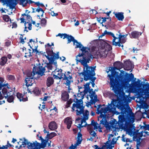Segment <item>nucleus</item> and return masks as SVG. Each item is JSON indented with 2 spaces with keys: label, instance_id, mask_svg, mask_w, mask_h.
Listing matches in <instances>:
<instances>
[{
  "label": "nucleus",
  "instance_id": "f257e3e1",
  "mask_svg": "<svg viewBox=\"0 0 149 149\" xmlns=\"http://www.w3.org/2000/svg\"><path fill=\"white\" fill-rule=\"evenodd\" d=\"M131 77L130 76L126 75L125 80L110 84L111 87L113 91L116 95L117 97L116 99H113L111 103L108 106H105L104 104L102 105L99 104L98 105L97 109V114H100L98 117V120L100 119V124L102 125L107 126L109 125V123L107 122L106 113L107 112H113L116 111V108L121 111V113L123 115L125 114L128 115L129 114V111L127 107V106L123 102L124 99L125 93H123L120 88V87L125 88L130 82L134 78L133 74H131Z\"/></svg>",
  "mask_w": 149,
  "mask_h": 149
},
{
  "label": "nucleus",
  "instance_id": "f03ea898",
  "mask_svg": "<svg viewBox=\"0 0 149 149\" xmlns=\"http://www.w3.org/2000/svg\"><path fill=\"white\" fill-rule=\"evenodd\" d=\"M76 100L75 101L74 100V101L75 103L72 104V109L73 111L76 112L77 116H80L81 114L83 115V117L81 116V117L76 118L75 120V123H79L77 127L80 129L83 127H85L87 125L86 121L88 118L89 111L87 110L84 111L85 106H83V102L82 99L79 100L76 98Z\"/></svg>",
  "mask_w": 149,
  "mask_h": 149
},
{
  "label": "nucleus",
  "instance_id": "7ed1b4c3",
  "mask_svg": "<svg viewBox=\"0 0 149 149\" xmlns=\"http://www.w3.org/2000/svg\"><path fill=\"white\" fill-rule=\"evenodd\" d=\"M109 70L111 71V74L108 75V77L110 79V84L125 80L126 75L130 76V77L131 78V74H133L132 73L130 74L126 73L125 78H124V76L123 75H122L121 74H119V72L116 71L113 67H110Z\"/></svg>",
  "mask_w": 149,
  "mask_h": 149
},
{
  "label": "nucleus",
  "instance_id": "20e7f679",
  "mask_svg": "<svg viewBox=\"0 0 149 149\" xmlns=\"http://www.w3.org/2000/svg\"><path fill=\"white\" fill-rule=\"evenodd\" d=\"M48 139H45L41 141V143H38L35 141L33 143L30 142L26 139H24V141L23 145H27V148L28 149H40L44 148L47 146Z\"/></svg>",
  "mask_w": 149,
  "mask_h": 149
},
{
  "label": "nucleus",
  "instance_id": "39448f33",
  "mask_svg": "<svg viewBox=\"0 0 149 149\" xmlns=\"http://www.w3.org/2000/svg\"><path fill=\"white\" fill-rule=\"evenodd\" d=\"M112 49L111 46L105 42H101L97 51H95L94 56H99L100 57H106L108 52Z\"/></svg>",
  "mask_w": 149,
  "mask_h": 149
},
{
  "label": "nucleus",
  "instance_id": "423d86ee",
  "mask_svg": "<svg viewBox=\"0 0 149 149\" xmlns=\"http://www.w3.org/2000/svg\"><path fill=\"white\" fill-rule=\"evenodd\" d=\"M47 55H45L46 58L49 61V63L46 64V65L44 66V67L47 68L48 69V72H49L50 70H52L53 67L52 64H54L55 65H56V61L55 62V60L58 59L59 58V52H56V54H54L53 55H51L52 54H53L52 52H49L47 51Z\"/></svg>",
  "mask_w": 149,
  "mask_h": 149
},
{
  "label": "nucleus",
  "instance_id": "0eeeda50",
  "mask_svg": "<svg viewBox=\"0 0 149 149\" xmlns=\"http://www.w3.org/2000/svg\"><path fill=\"white\" fill-rule=\"evenodd\" d=\"M95 67L87 66L84 67L83 72L79 73L80 75H83L84 78L88 77V78L91 76H95Z\"/></svg>",
  "mask_w": 149,
  "mask_h": 149
},
{
  "label": "nucleus",
  "instance_id": "6e6552de",
  "mask_svg": "<svg viewBox=\"0 0 149 149\" xmlns=\"http://www.w3.org/2000/svg\"><path fill=\"white\" fill-rule=\"evenodd\" d=\"M33 70L34 71V74H37L39 77L45 75V73L47 72V71H46L45 67H43L39 62L38 63H36V66L35 65L33 67Z\"/></svg>",
  "mask_w": 149,
  "mask_h": 149
},
{
  "label": "nucleus",
  "instance_id": "1a4fd4ad",
  "mask_svg": "<svg viewBox=\"0 0 149 149\" xmlns=\"http://www.w3.org/2000/svg\"><path fill=\"white\" fill-rule=\"evenodd\" d=\"M62 77H63V80L65 81L64 83L68 87V88H69L71 82H73L72 74L69 71H65L63 73V75Z\"/></svg>",
  "mask_w": 149,
  "mask_h": 149
},
{
  "label": "nucleus",
  "instance_id": "9d476101",
  "mask_svg": "<svg viewBox=\"0 0 149 149\" xmlns=\"http://www.w3.org/2000/svg\"><path fill=\"white\" fill-rule=\"evenodd\" d=\"M83 59L81 60V59L78 58V57L76 58V60L77 62L80 63L81 64L84 66V67L88 66L87 63H89L91 58H93L94 57L91 54L88 55V56H82Z\"/></svg>",
  "mask_w": 149,
  "mask_h": 149
},
{
  "label": "nucleus",
  "instance_id": "9b49d317",
  "mask_svg": "<svg viewBox=\"0 0 149 149\" xmlns=\"http://www.w3.org/2000/svg\"><path fill=\"white\" fill-rule=\"evenodd\" d=\"M19 1V4L22 5L23 7H25L28 3V0H11L10 4V9L11 10L14 9V11L16 10L15 7L18 3V1Z\"/></svg>",
  "mask_w": 149,
  "mask_h": 149
},
{
  "label": "nucleus",
  "instance_id": "f8f14e48",
  "mask_svg": "<svg viewBox=\"0 0 149 149\" xmlns=\"http://www.w3.org/2000/svg\"><path fill=\"white\" fill-rule=\"evenodd\" d=\"M67 36H66L65 38H66L68 39V42L67 43H70L72 41L73 43V44L75 45V43H76L77 44L76 45V48H79L80 49L81 48L82 45L81 43L80 42H78L77 40L75 39L74 37L71 35H70L67 34Z\"/></svg>",
  "mask_w": 149,
  "mask_h": 149
},
{
  "label": "nucleus",
  "instance_id": "ddd939ff",
  "mask_svg": "<svg viewBox=\"0 0 149 149\" xmlns=\"http://www.w3.org/2000/svg\"><path fill=\"white\" fill-rule=\"evenodd\" d=\"M64 123L67 125V129H70L72 123V119L70 117L66 118L64 119Z\"/></svg>",
  "mask_w": 149,
  "mask_h": 149
},
{
  "label": "nucleus",
  "instance_id": "4468645a",
  "mask_svg": "<svg viewBox=\"0 0 149 149\" xmlns=\"http://www.w3.org/2000/svg\"><path fill=\"white\" fill-rule=\"evenodd\" d=\"M141 35V32H139L137 31H134L132 32L130 35V37L132 38L136 39L139 38Z\"/></svg>",
  "mask_w": 149,
  "mask_h": 149
},
{
  "label": "nucleus",
  "instance_id": "2eb2a0df",
  "mask_svg": "<svg viewBox=\"0 0 149 149\" xmlns=\"http://www.w3.org/2000/svg\"><path fill=\"white\" fill-rule=\"evenodd\" d=\"M54 79L53 77H48L47 78L46 82L47 86L49 87L52 85L54 83Z\"/></svg>",
  "mask_w": 149,
  "mask_h": 149
},
{
  "label": "nucleus",
  "instance_id": "dca6fc26",
  "mask_svg": "<svg viewBox=\"0 0 149 149\" xmlns=\"http://www.w3.org/2000/svg\"><path fill=\"white\" fill-rule=\"evenodd\" d=\"M139 130H138L136 132L137 133L136 134V135L134 136V137L135 138H136V141L137 142H138L139 143H140V140L141 139V138L143 136V131H142L140 133V132H138L139 131Z\"/></svg>",
  "mask_w": 149,
  "mask_h": 149
},
{
  "label": "nucleus",
  "instance_id": "f3484780",
  "mask_svg": "<svg viewBox=\"0 0 149 149\" xmlns=\"http://www.w3.org/2000/svg\"><path fill=\"white\" fill-rule=\"evenodd\" d=\"M81 47L82 48L80 50L82 51V53L81 54L79 53V54L76 56V58H77V57H81V56H85V53H88V51L86 50L87 49H88L87 47L83 46L82 45Z\"/></svg>",
  "mask_w": 149,
  "mask_h": 149
},
{
  "label": "nucleus",
  "instance_id": "a211bd4d",
  "mask_svg": "<svg viewBox=\"0 0 149 149\" xmlns=\"http://www.w3.org/2000/svg\"><path fill=\"white\" fill-rule=\"evenodd\" d=\"M49 129L51 130H54L57 129L56 123L55 121H52L48 125Z\"/></svg>",
  "mask_w": 149,
  "mask_h": 149
},
{
  "label": "nucleus",
  "instance_id": "6ab92c4d",
  "mask_svg": "<svg viewBox=\"0 0 149 149\" xmlns=\"http://www.w3.org/2000/svg\"><path fill=\"white\" fill-rule=\"evenodd\" d=\"M69 98V95L66 91H64L61 94V99L62 101L65 102L67 101Z\"/></svg>",
  "mask_w": 149,
  "mask_h": 149
},
{
  "label": "nucleus",
  "instance_id": "aec40b11",
  "mask_svg": "<svg viewBox=\"0 0 149 149\" xmlns=\"http://www.w3.org/2000/svg\"><path fill=\"white\" fill-rule=\"evenodd\" d=\"M88 124L85 126H86ZM99 124L97 123V122H95L94 121V120H93L91 121V124L88 125V128H91V125H93L94 126V130L97 129L98 128H100V126L98 125Z\"/></svg>",
  "mask_w": 149,
  "mask_h": 149
},
{
  "label": "nucleus",
  "instance_id": "412c9836",
  "mask_svg": "<svg viewBox=\"0 0 149 149\" xmlns=\"http://www.w3.org/2000/svg\"><path fill=\"white\" fill-rule=\"evenodd\" d=\"M33 79H31L30 78H26L25 79V83H26V86L29 87V86H32L33 83Z\"/></svg>",
  "mask_w": 149,
  "mask_h": 149
},
{
  "label": "nucleus",
  "instance_id": "4be33fe9",
  "mask_svg": "<svg viewBox=\"0 0 149 149\" xmlns=\"http://www.w3.org/2000/svg\"><path fill=\"white\" fill-rule=\"evenodd\" d=\"M129 111V113H130V111ZM121 113L123 115H119L118 116V124L119 126H121L123 124V122L124 121V116L125 115V116H128V115H125V114H124V115L123 114ZM130 113H129V114L128 115L130 114Z\"/></svg>",
  "mask_w": 149,
  "mask_h": 149
},
{
  "label": "nucleus",
  "instance_id": "5701e85b",
  "mask_svg": "<svg viewBox=\"0 0 149 149\" xmlns=\"http://www.w3.org/2000/svg\"><path fill=\"white\" fill-rule=\"evenodd\" d=\"M114 15H115L117 19L120 21H122L124 18V16L123 15V12H119L118 13H114Z\"/></svg>",
  "mask_w": 149,
  "mask_h": 149
},
{
  "label": "nucleus",
  "instance_id": "b1692460",
  "mask_svg": "<svg viewBox=\"0 0 149 149\" xmlns=\"http://www.w3.org/2000/svg\"><path fill=\"white\" fill-rule=\"evenodd\" d=\"M127 35V34L126 35H121V33H120L119 35L118 39L119 41L120 42V43H124L125 42V38Z\"/></svg>",
  "mask_w": 149,
  "mask_h": 149
},
{
  "label": "nucleus",
  "instance_id": "393cba45",
  "mask_svg": "<svg viewBox=\"0 0 149 149\" xmlns=\"http://www.w3.org/2000/svg\"><path fill=\"white\" fill-rule=\"evenodd\" d=\"M63 70L61 69L57 68L52 72L54 74L59 76H63V73H62Z\"/></svg>",
  "mask_w": 149,
  "mask_h": 149
},
{
  "label": "nucleus",
  "instance_id": "a878e982",
  "mask_svg": "<svg viewBox=\"0 0 149 149\" xmlns=\"http://www.w3.org/2000/svg\"><path fill=\"white\" fill-rule=\"evenodd\" d=\"M34 71H33V69L32 72L29 71L27 72L26 74L27 78H31V79H36V77H35L36 74H34Z\"/></svg>",
  "mask_w": 149,
  "mask_h": 149
},
{
  "label": "nucleus",
  "instance_id": "bb28decb",
  "mask_svg": "<svg viewBox=\"0 0 149 149\" xmlns=\"http://www.w3.org/2000/svg\"><path fill=\"white\" fill-rule=\"evenodd\" d=\"M45 47L46 48V51L47 53V51H48L50 52H51L52 51V52L53 54H52L51 55H54V54H56V53H55L53 52L52 49L53 48H51V45H50L49 43H48L46 45H45Z\"/></svg>",
  "mask_w": 149,
  "mask_h": 149
},
{
  "label": "nucleus",
  "instance_id": "cd10ccee",
  "mask_svg": "<svg viewBox=\"0 0 149 149\" xmlns=\"http://www.w3.org/2000/svg\"><path fill=\"white\" fill-rule=\"evenodd\" d=\"M56 134L54 132H51L50 134L49 133L47 134L45 139H51L54 137L56 136Z\"/></svg>",
  "mask_w": 149,
  "mask_h": 149
},
{
  "label": "nucleus",
  "instance_id": "c85d7f7f",
  "mask_svg": "<svg viewBox=\"0 0 149 149\" xmlns=\"http://www.w3.org/2000/svg\"><path fill=\"white\" fill-rule=\"evenodd\" d=\"M7 61V58L6 56H3L1 58V61H0V65L3 66L4 65Z\"/></svg>",
  "mask_w": 149,
  "mask_h": 149
},
{
  "label": "nucleus",
  "instance_id": "c756f323",
  "mask_svg": "<svg viewBox=\"0 0 149 149\" xmlns=\"http://www.w3.org/2000/svg\"><path fill=\"white\" fill-rule=\"evenodd\" d=\"M134 85L135 87L139 88L141 87L142 82H141V80L138 79L134 83Z\"/></svg>",
  "mask_w": 149,
  "mask_h": 149
},
{
  "label": "nucleus",
  "instance_id": "7c9ffc66",
  "mask_svg": "<svg viewBox=\"0 0 149 149\" xmlns=\"http://www.w3.org/2000/svg\"><path fill=\"white\" fill-rule=\"evenodd\" d=\"M113 37V40L112 45L116 46L117 45L119 47H120L121 45L120 44V42L119 40H118V41L117 42H115V40H116V39L118 38V37L117 38L116 37H115L114 35V36Z\"/></svg>",
  "mask_w": 149,
  "mask_h": 149
},
{
  "label": "nucleus",
  "instance_id": "2f4dec72",
  "mask_svg": "<svg viewBox=\"0 0 149 149\" xmlns=\"http://www.w3.org/2000/svg\"><path fill=\"white\" fill-rule=\"evenodd\" d=\"M113 65L114 66L117 67L120 69L122 68L123 66V63L120 61H116L114 63Z\"/></svg>",
  "mask_w": 149,
  "mask_h": 149
},
{
  "label": "nucleus",
  "instance_id": "473e14b6",
  "mask_svg": "<svg viewBox=\"0 0 149 149\" xmlns=\"http://www.w3.org/2000/svg\"><path fill=\"white\" fill-rule=\"evenodd\" d=\"M11 0H7L5 1V0H0V2H1L3 3V5H6L7 6L9 7L10 9V4Z\"/></svg>",
  "mask_w": 149,
  "mask_h": 149
},
{
  "label": "nucleus",
  "instance_id": "72a5a7b5",
  "mask_svg": "<svg viewBox=\"0 0 149 149\" xmlns=\"http://www.w3.org/2000/svg\"><path fill=\"white\" fill-rule=\"evenodd\" d=\"M94 76H91L88 78V77H85L84 78V79L86 81H87L88 80H90L91 82V83H94L95 80L96 79V78L95 77H94Z\"/></svg>",
  "mask_w": 149,
  "mask_h": 149
},
{
  "label": "nucleus",
  "instance_id": "f704fd0d",
  "mask_svg": "<svg viewBox=\"0 0 149 149\" xmlns=\"http://www.w3.org/2000/svg\"><path fill=\"white\" fill-rule=\"evenodd\" d=\"M94 76H91L88 78V77H85L84 78V79L86 81H87L88 80H90L91 82V83H94L95 80L96 79V78L95 77H94Z\"/></svg>",
  "mask_w": 149,
  "mask_h": 149
},
{
  "label": "nucleus",
  "instance_id": "c9c22d12",
  "mask_svg": "<svg viewBox=\"0 0 149 149\" xmlns=\"http://www.w3.org/2000/svg\"><path fill=\"white\" fill-rule=\"evenodd\" d=\"M2 18L3 20L5 22H8L10 21V22H11V19L10 18L8 15H3L2 16Z\"/></svg>",
  "mask_w": 149,
  "mask_h": 149
},
{
  "label": "nucleus",
  "instance_id": "e433bc0d",
  "mask_svg": "<svg viewBox=\"0 0 149 149\" xmlns=\"http://www.w3.org/2000/svg\"><path fill=\"white\" fill-rule=\"evenodd\" d=\"M31 92L33 93L36 95H38L40 94V91L38 87H35L34 88L33 91H31Z\"/></svg>",
  "mask_w": 149,
  "mask_h": 149
},
{
  "label": "nucleus",
  "instance_id": "4c0bfd02",
  "mask_svg": "<svg viewBox=\"0 0 149 149\" xmlns=\"http://www.w3.org/2000/svg\"><path fill=\"white\" fill-rule=\"evenodd\" d=\"M89 96L91 100H93V97L95 99H96L97 98V95L95 94V91H94L91 94H90Z\"/></svg>",
  "mask_w": 149,
  "mask_h": 149
},
{
  "label": "nucleus",
  "instance_id": "58836bf2",
  "mask_svg": "<svg viewBox=\"0 0 149 149\" xmlns=\"http://www.w3.org/2000/svg\"><path fill=\"white\" fill-rule=\"evenodd\" d=\"M2 92L4 95V97L6 99L8 97V90L6 88L4 87L2 89Z\"/></svg>",
  "mask_w": 149,
  "mask_h": 149
},
{
  "label": "nucleus",
  "instance_id": "ea45409f",
  "mask_svg": "<svg viewBox=\"0 0 149 149\" xmlns=\"http://www.w3.org/2000/svg\"><path fill=\"white\" fill-rule=\"evenodd\" d=\"M145 95V93L142 91H140L138 93L137 98H139L140 99H144L143 96Z\"/></svg>",
  "mask_w": 149,
  "mask_h": 149
},
{
  "label": "nucleus",
  "instance_id": "a19ab883",
  "mask_svg": "<svg viewBox=\"0 0 149 149\" xmlns=\"http://www.w3.org/2000/svg\"><path fill=\"white\" fill-rule=\"evenodd\" d=\"M73 102V100L71 98H70L69 100L67 101L66 105L65 106V108H68L70 107V105Z\"/></svg>",
  "mask_w": 149,
  "mask_h": 149
},
{
  "label": "nucleus",
  "instance_id": "79ce46f5",
  "mask_svg": "<svg viewBox=\"0 0 149 149\" xmlns=\"http://www.w3.org/2000/svg\"><path fill=\"white\" fill-rule=\"evenodd\" d=\"M114 147V145L111 146L109 145V144L107 145H103L101 149H113L112 148Z\"/></svg>",
  "mask_w": 149,
  "mask_h": 149
},
{
  "label": "nucleus",
  "instance_id": "37998d69",
  "mask_svg": "<svg viewBox=\"0 0 149 149\" xmlns=\"http://www.w3.org/2000/svg\"><path fill=\"white\" fill-rule=\"evenodd\" d=\"M23 93L24 95L26 94L27 93V92L28 93H32L31 92V89L30 88H29V87H27L26 86V88H23Z\"/></svg>",
  "mask_w": 149,
  "mask_h": 149
},
{
  "label": "nucleus",
  "instance_id": "c03bdc74",
  "mask_svg": "<svg viewBox=\"0 0 149 149\" xmlns=\"http://www.w3.org/2000/svg\"><path fill=\"white\" fill-rule=\"evenodd\" d=\"M124 65L125 69L127 70H130L132 68L130 64L129 63H124Z\"/></svg>",
  "mask_w": 149,
  "mask_h": 149
},
{
  "label": "nucleus",
  "instance_id": "a18cd8bd",
  "mask_svg": "<svg viewBox=\"0 0 149 149\" xmlns=\"http://www.w3.org/2000/svg\"><path fill=\"white\" fill-rule=\"evenodd\" d=\"M89 132L91 135L93 137H95L96 135V133L93 130L92 128H89Z\"/></svg>",
  "mask_w": 149,
  "mask_h": 149
},
{
  "label": "nucleus",
  "instance_id": "49530a36",
  "mask_svg": "<svg viewBox=\"0 0 149 149\" xmlns=\"http://www.w3.org/2000/svg\"><path fill=\"white\" fill-rule=\"evenodd\" d=\"M7 101L9 103L13 102L14 99V97L13 95H11L7 97Z\"/></svg>",
  "mask_w": 149,
  "mask_h": 149
},
{
  "label": "nucleus",
  "instance_id": "de8ad7c7",
  "mask_svg": "<svg viewBox=\"0 0 149 149\" xmlns=\"http://www.w3.org/2000/svg\"><path fill=\"white\" fill-rule=\"evenodd\" d=\"M36 11L38 13H39L40 12H41V16L42 17H43V15L44 13V11L42 8H40L39 7H38L36 9Z\"/></svg>",
  "mask_w": 149,
  "mask_h": 149
},
{
  "label": "nucleus",
  "instance_id": "09e8293b",
  "mask_svg": "<svg viewBox=\"0 0 149 149\" xmlns=\"http://www.w3.org/2000/svg\"><path fill=\"white\" fill-rule=\"evenodd\" d=\"M82 134L81 133L79 132L78 133V135L77 137V141H79L80 142H81L82 141Z\"/></svg>",
  "mask_w": 149,
  "mask_h": 149
},
{
  "label": "nucleus",
  "instance_id": "8fccbe9b",
  "mask_svg": "<svg viewBox=\"0 0 149 149\" xmlns=\"http://www.w3.org/2000/svg\"><path fill=\"white\" fill-rule=\"evenodd\" d=\"M86 95L83 91L80 92L79 94H78L77 96L79 97H80L81 98L80 99H82V100L84 97V96Z\"/></svg>",
  "mask_w": 149,
  "mask_h": 149
},
{
  "label": "nucleus",
  "instance_id": "3c124183",
  "mask_svg": "<svg viewBox=\"0 0 149 149\" xmlns=\"http://www.w3.org/2000/svg\"><path fill=\"white\" fill-rule=\"evenodd\" d=\"M47 21V20L45 19L42 18L40 21V24L42 26H45L46 24Z\"/></svg>",
  "mask_w": 149,
  "mask_h": 149
},
{
  "label": "nucleus",
  "instance_id": "603ef678",
  "mask_svg": "<svg viewBox=\"0 0 149 149\" xmlns=\"http://www.w3.org/2000/svg\"><path fill=\"white\" fill-rule=\"evenodd\" d=\"M53 77H54V79H59L61 80V79H63V77L62 76H59L58 75H57L54 73H53Z\"/></svg>",
  "mask_w": 149,
  "mask_h": 149
},
{
  "label": "nucleus",
  "instance_id": "864d4df0",
  "mask_svg": "<svg viewBox=\"0 0 149 149\" xmlns=\"http://www.w3.org/2000/svg\"><path fill=\"white\" fill-rule=\"evenodd\" d=\"M67 36L66 33H59L58 35H56V36H60L61 38H62L63 36V39H64L66 37V36Z\"/></svg>",
  "mask_w": 149,
  "mask_h": 149
},
{
  "label": "nucleus",
  "instance_id": "5fc2aeb1",
  "mask_svg": "<svg viewBox=\"0 0 149 149\" xmlns=\"http://www.w3.org/2000/svg\"><path fill=\"white\" fill-rule=\"evenodd\" d=\"M7 77L8 80H14L15 79V77L14 75H8Z\"/></svg>",
  "mask_w": 149,
  "mask_h": 149
},
{
  "label": "nucleus",
  "instance_id": "6e6d98bb",
  "mask_svg": "<svg viewBox=\"0 0 149 149\" xmlns=\"http://www.w3.org/2000/svg\"><path fill=\"white\" fill-rule=\"evenodd\" d=\"M4 79L3 78L0 77V90H1L2 87H3V84H2L4 82Z\"/></svg>",
  "mask_w": 149,
  "mask_h": 149
},
{
  "label": "nucleus",
  "instance_id": "4d7b16f0",
  "mask_svg": "<svg viewBox=\"0 0 149 149\" xmlns=\"http://www.w3.org/2000/svg\"><path fill=\"white\" fill-rule=\"evenodd\" d=\"M49 13L53 17L56 16L58 15V14L57 13H54V11H51V9L50 10V12H49Z\"/></svg>",
  "mask_w": 149,
  "mask_h": 149
},
{
  "label": "nucleus",
  "instance_id": "13d9d810",
  "mask_svg": "<svg viewBox=\"0 0 149 149\" xmlns=\"http://www.w3.org/2000/svg\"><path fill=\"white\" fill-rule=\"evenodd\" d=\"M101 19H102V20L101 22V24H102V23H103L105 22L106 21L107 19H110V21H111V17L110 18L109 17H102Z\"/></svg>",
  "mask_w": 149,
  "mask_h": 149
},
{
  "label": "nucleus",
  "instance_id": "bf43d9fd",
  "mask_svg": "<svg viewBox=\"0 0 149 149\" xmlns=\"http://www.w3.org/2000/svg\"><path fill=\"white\" fill-rule=\"evenodd\" d=\"M116 140H115V138H113L109 143V145L111 146L114 145V144H116Z\"/></svg>",
  "mask_w": 149,
  "mask_h": 149
},
{
  "label": "nucleus",
  "instance_id": "052dcab7",
  "mask_svg": "<svg viewBox=\"0 0 149 149\" xmlns=\"http://www.w3.org/2000/svg\"><path fill=\"white\" fill-rule=\"evenodd\" d=\"M29 45L30 46V48L31 49H32V54H33V53H34L35 52H36V54H38L39 53V51L38 50V49H33V48H32V47H31V46H30L29 44Z\"/></svg>",
  "mask_w": 149,
  "mask_h": 149
},
{
  "label": "nucleus",
  "instance_id": "680f3d73",
  "mask_svg": "<svg viewBox=\"0 0 149 149\" xmlns=\"http://www.w3.org/2000/svg\"><path fill=\"white\" fill-rule=\"evenodd\" d=\"M16 96L17 98L19 99V101H20V99H21V98L22 97L23 95L22 94L20 93H17Z\"/></svg>",
  "mask_w": 149,
  "mask_h": 149
},
{
  "label": "nucleus",
  "instance_id": "e2e57ef3",
  "mask_svg": "<svg viewBox=\"0 0 149 149\" xmlns=\"http://www.w3.org/2000/svg\"><path fill=\"white\" fill-rule=\"evenodd\" d=\"M20 42L22 43V44H24L26 41H25L24 40V39L23 38V36L22 34L20 35Z\"/></svg>",
  "mask_w": 149,
  "mask_h": 149
},
{
  "label": "nucleus",
  "instance_id": "0e129e2a",
  "mask_svg": "<svg viewBox=\"0 0 149 149\" xmlns=\"http://www.w3.org/2000/svg\"><path fill=\"white\" fill-rule=\"evenodd\" d=\"M111 141V138L110 136H109L108 137V141H106V142L105 143H104V144L103 145H108L109 144L110 142Z\"/></svg>",
  "mask_w": 149,
  "mask_h": 149
},
{
  "label": "nucleus",
  "instance_id": "69168bd1",
  "mask_svg": "<svg viewBox=\"0 0 149 149\" xmlns=\"http://www.w3.org/2000/svg\"><path fill=\"white\" fill-rule=\"evenodd\" d=\"M25 55L24 56V57L26 58H28L30 57H31L32 56V54H29L28 52L25 53Z\"/></svg>",
  "mask_w": 149,
  "mask_h": 149
},
{
  "label": "nucleus",
  "instance_id": "338daca9",
  "mask_svg": "<svg viewBox=\"0 0 149 149\" xmlns=\"http://www.w3.org/2000/svg\"><path fill=\"white\" fill-rule=\"evenodd\" d=\"M84 90L83 91L86 94L88 92L89 93V90L90 88H88L86 87H84Z\"/></svg>",
  "mask_w": 149,
  "mask_h": 149
},
{
  "label": "nucleus",
  "instance_id": "774afa93",
  "mask_svg": "<svg viewBox=\"0 0 149 149\" xmlns=\"http://www.w3.org/2000/svg\"><path fill=\"white\" fill-rule=\"evenodd\" d=\"M143 128L145 130H149V124L143 126Z\"/></svg>",
  "mask_w": 149,
  "mask_h": 149
}]
</instances>
